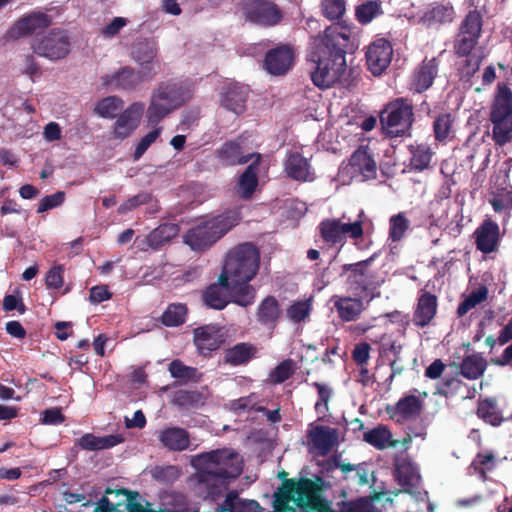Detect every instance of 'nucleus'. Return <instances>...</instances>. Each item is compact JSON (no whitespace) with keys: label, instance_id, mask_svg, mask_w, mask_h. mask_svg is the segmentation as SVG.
I'll use <instances>...</instances> for the list:
<instances>
[{"label":"nucleus","instance_id":"obj_1","mask_svg":"<svg viewBox=\"0 0 512 512\" xmlns=\"http://www.w3.org/2000/svg\"><path fill=\"white\" fill-rule=\"evenodd\" d=\"M350 40L351 30L338 24H331L323 34L311 37L307 61L314 65L310 76L317 87L327 89L342 81Z\"/></svg>","mask_w":512,"mask_h":512},{"label":"nucleus","instance_id":"obj_2","mask_svg":"<svg viewBox=\"0 0 512 512\" xmlns=\"http://www.w3.org/2000/svg\"><path fill=\"white\" fill-rule=\"evenodd\" d=\"M192 467L196 473L191 482L197 495L218 501L229 489L230 481L242 473L243 459L231 448L215 449L194 455Z\"/></svg>","mask_w":512,"mask_h":512},{"label":"nucleus","instance_id":"obj_3","mask_svg":"<svg viewBox=\"0 0 512 512\" xmlns=\"http://www.w3.org/2000/svg\"><path fill=\"white\" fill-rule=\"evenodd\" d=\"M193 97L189 84L178 79L160 81L152 90L146 120L148 125H158L171 112L179 109Z\"/></svg>","mask_w":512,"mask_h":512},{"label":"nucleus","instance_id":"obj_4","mask_svg":"<svg viewBox=\"0 0 512 512\" xmlns=\"http://www.w3.org/2000/svg\"><path fill=\"white\" fill-rule=\"evenodd\" d=\"M242 219L241 207H232L224 212L207 217L185 234L184 242L192 250H204L222 239Z\"/></svg>","mask_w":512,"mask_h":512},{"label":"nucleus","instance_id":"obj_5","mask_svg":"<svg viewBox=\"0 0 512 512\" xmlns=\"http://www.w3.org/2000/svg\"><path fill=\"white\" fill-rule=\"evenodd\" d=\"M281 495L285 501H293L300 512H335L331 502L318 492L317 484L309 478L285 479Z\"/></svg>","mask_w":512,"mask_h":512},{"label":"nucleus","instance_id":"obj_6","mask_svg":"<svg viewBox=\"0 0 512 512\" xmlns=\"http://www.w3.org/2000/svg\"><path fill=\"white\" fill-rule=\"evenodd\" d=\"M323 473L327 478L334 479V484L342 485L348 489L361 487L372 488L375 482V473L368 462L359 464H346L337 455H333L323 462Z\"/></svg>","mask_w":512,"mask_h":512},{"label":"nucleus","instance_id":"obj_7","mask_svg":"<svg viewBox=\"0 0 512 512\" xmlns=\"http://www.w3.org/2000/svg\"><path fill=\"white\" fill-rule=\"evenodd\" d=\"M261 255L252 243H241L228 250L221 274L231 282L251 281L259 271Z\"/></svg>","mask_w":512,"mask_h":512},{"label":"nucleus","instance_id":"obj_8","mask_svg":"<svg viewBox=\"0 0 512 512\" xmlns=\"http://www.w3.org/2000/svg\"><path fill=\"white\" fill-rule=\"evenodd\" d=\"M492 121V139L495 144L503 146L512 139V90L503 82L497 84L496 92L490 106Z\"/></svg>","mask_w":512,"mask_h":512},{"label":"nucleus","instance_id":"obj_9","mask_svg":"<svg viewBox=\"0 0 512 512\" xmlns=\"http://www.w3.org/2000/svg\"><path fill=\"white\" fill-rule=\"evenodd\" d=\"M376 254L360 260L358 263L342 266L341 276H346V290L351 295H358L368 304L375 298V290L380 286L376 274L369 267Z\"/></svg>","mask_w":512,"mask_h":512},{"label":"nucleus","instance_id":"obj_10","mask_svg":"<svg viewBox=\"0 0 512 512\" xmlns=\"http://www.w3.org/2000/svg\"><path fill=\"white\" fill-rule=\"evenodd\" d=\"M414 121V105L408 98H395L380 112L381 125L393 137L410 135Z\"/></svg>","mask_w":512,"mask_h":512},{"label":"nucleus","instance_id":"obj_11","mask_svg":"<svg viewBox=\"0 0 512 512\" xmlns=\"http://www.w3.org/2000/svg\"><path fill=\"white\" fill-rule=\"evenodd\" d=\"M30 48L38 57L59 61V59H65L69 54L71 39L65 29L53 28L47 34L34 38Z\"/></svg>","mask_w":512,"mask_h":512},{"label":"nucleus","instance_id":"obj_12","mask_svg":"<svg viewBox=\"0 0 512 512\" xmlns=\"http://www.w3.org/2000/svg\"><path fill=\"white\" fill-rule=\"evenodd\" d=\"M484 17L482 11L474 8L469 10L458 27V33L454 40V48L458 52L466 53L471 48H476L482 37Z\"/></svg>","mask_w":512,"mask_h":512},{"label":"nucleus","instance_id":"obj_13","mask_svg":"<svg viewBox=\"0 0 512 512\" xmlns=\"http://www.w3.org/2000/svg\"><path fill=\"white\" fill-rule=\"evenodd\" d=\"M240 6L245 18L261 27H274L283 18L282 10L270 0H241Z\"/></svg>","mask_w":512,"mask_h":512},{"label":"nucleus","instance_id":"obj_14","mask_svg":"<svg viewBox=\"0 0 512 512\" xmlns=\"http://www.w3.org/2000/svg\"><path fill=\"white\" fill-rule=\"evenodd\" d=\"M53 25V16L46 11L32 10L21 16L8 30L7 35L12 39L39 36Z\"/></svg>","mask_w":512,"mask_h":512},{"label":"nucleus","instance_id":"obj_15","mask_svg":"<svg viewBox=\"0 0 512 512\" xmlns=\"http://www.w3.org/2000/svg\"><path fill=\"white\" fill-rule=\"evenodd\" d=\"M393 59V45L385 38L371 42L365 52L366 66L375 76L384 73Z\"/></svg>","mask_w":512,"mask_h":512},{"label":"nucleus","instance_id":"obj_16","mask_svg":"<svg viewBox=\"0 0 512 512\" xmlns=\"http://www.w3.org/2000/svg\"><path fill=\"white\" fill-rule=\"evenodd\" d=\"M192 334H194V339H192L194 346H196L198 354L202 356H210L226 342L222 328L217 324L198 326Z\"/></svg>","mask_w":512,"mask_h":512},{"label":"nucleus","instance_id":"obj_17","mask_svg":"<svg viewBox=\"0 0 512 512\" xmlns=\"http://www.w3.org/2000/svg\"><path fill=\"white\" fill-rule=\"evenodd\" d=\"M439 64L440 61L437 56L424 58L410 76V91L414 93H425V91L432 86L434 79L438 75Z\"/></svg>","mask_w":512,"mask_h":512},{"label":"nucleus","instance_id":"obj_18","mask_svg":"<svg viewBox=\"0 0 512 512\" xmlns=\"http://www.w3.org/2000/svg\"><path fill=\"white\" fill-rule=\"evenodd\" d=\"M295 61V50L289 44H282L268 50L264 57V68L271 75H284Z\"/></svg>","mask_w":512,"mask_h":512},{"label":"nucleus","instance_id":"obj_19","mask_svg":"<svg viewBox=\"0 0 512 512\" xmlns=\"http://www.w3.org/2000/svg\"><path fill=\"white\" fill-rule=\"evenodd\" d=\"M423 406L424 403L420 398L414 396V394H407L402 396L394 405L387 406L386 412L390 419L398 424H403L420 417Z\"/></svg>","mask_w":512,"mask_h":512},{"label":"nucleus","instance_id":"obj_20","mask_svg":"<svg viewBox=\"0 0 512 512\" xmlns=\"http://www.w3.org/2000/svg\"><path fill=\"white\" fill-rule=\"evenodd\" d=\"M145 104L134 102L128 106L117 118L113 127V138L124 140L137 129L144 113Z\"/></svg>","mask_w":512,"mask_h":512},{"label":"nucleus","instance_id":"obj_21","mask_svg":"<svg viewBox=\"0 0 512 512\" xmlns=\"http://www.w3.org/2000/svg\"><path fill=\"white\" fill-rule=\"evenodd\" d=\"M249 95V86L237 82L226 83L221 91V106L240 115L246 109Z\"/></svg>","mask_w":512,"mask_h":512},{"label":"nucleus","instance_id":"obj_22","mask_svg":"<svg viewBox=\"0 0 512 512\" xmlns=\"http://www.w3.org/2000/svg\"><path fill=\"white\" fill-rule=\"evenodd\" d=\"M257 152L245 153L239 140H228L216 150V157L225 166L243 165L257 159Z\"/></svg>","mask_w":512,"mask_h":512},{"label":"nucleus","instance_id":"obj_23","mask_svg":"<svg viewBox=\"0 0 512 512\" xmlns=\"http://www.w3.org/2000/svg\"><path fill=\"white\" fill-rule=\"evenodd\" d=\"M229 280L220 274L218 281L208 285L202 292V301L205 306L223 310L229 305Z\"/></svg>","mask_w":512,"mask_h":512},{"label":"nucleus","instance_id":"obj_24","mask_svg":"<svg viewBox=\"0 0 512 512\" xmlns=\"http://www.w3.org/2000/svg\"><path fill=\"white\" fill-rule=\"evenodd\" d=\"M438 309V299L435 294L422 290L413 312L412 321L417 327H426L435 318Z\"/></svg>","mask_w":512,"mask_h":512},{"label":"nucleus","instance_id":"obj_25","mask_svg":"<svg viewBox=\"0 0 512 512\" xmlns=\"http://www.w3.org/2000/svg\"><path fill=\"white\" fill-rule=\"evenodd\" d=\"M180 232V226L177 223L165 222L156 227L151 231L145 239L141 241L138 247L141 250H158L163 247L164 244L168 243L171 239L178 236Z\"/></svg>","mask_w":512,"mask_h":512},{"label":"nucleus","instance_id":"obj_26","mask_svg":"<svg viewBox=\"0 0 512 512\" xmlns=\"http://www.w3.org/2000/svg\"><path fill=\"white\" fill-rule=\"evenodd\" d=\"M476 247L483 253L497 250L499 243V226L492 219L484 220L474 233Z\"/></svg>","mask_w":512,"mask_h":512},{"label":"nucleus","instance_id":"obj_27","mask_svg":"<svg viewBox=\"0 0 512 512\" xmlns=\"http://www.w3.org/2000/svg\"><path fill=\"white\" fill-rule=\"evenodd\" d=\"M284 169L287 176L295 181L306 182L315 179L309 161L297 151H291L287 154Z\"/></svg>","mask_w":512,"mask_h":512},{"label":"nucleus","instance_id":"obj_28","mask_svg":"<svg viewBox=\"0 0 512 512\" xmlns=\"http://www.w3.org/2000/svg\"><path fill=\"white\" fill-rule=\"evenodd\" d=\"M364 300L359 296H337V294L331 298L338 317L347 322L359 319L365 310Z\"/></svg>","mask_w":512,"mask_h":512},{"label":"nucleus","instance_id":"obj_29","mask_svg":"<svg viewBox=\"0 0 512 512\" xmlns=\"http://www.w3.org/2000/svg\"><path fill=\"white\" fill-rule=\"evenodd\" d=\"M261 163V154H257L250 165L240 175L236 192L237 195L244 200H249L253 197L259 185V164Z\"/></svg>","mask_w":512,"mask_h":512},{"label":"nucleus","instance_id":"obj_30","mask_svg":"<svg viewBox=\"0 0 512 512\" xmlns=\"http://www.w3.org/2000/svg\"><path fill=\"white\" fill-rule=\"evenodd\" d=\"M162 446L170 451H184L191 445L190 434L185 428L172 426L159 431Z\"/></svg>","mask_w":512,"mask_h":512},{"label":"nucleus","instance_id":"obj_31","mask_svg":"<svg viewBox=\"0 0 512 512\" xmlns=\"http://www.w3.org/2000/svg\"><path fill=\"white\" fill-rule=\"evenodd\" d=\"M115 494L121 496V501L111 502L110 506L113 508V512H153L154 510L145 509L140 502L137 501V492H131L129 489H105V495Z\"/></svg>","mask_w":512,"mask_h":512},{"label":"nucleus","instance_id":"obj_32","mask_svg":"<svg viewBox=\"0 0 512 512\" xmlns=\"http://www.w3.org/2000/svg\"><path fill=\"white\" fill-rule=\"evenodd\" d=\"M257 351L253 343H237L225 350L224 363L232 367L245 366L256 356Z\"/></svg>","mask_w":512,"mask_h":512},{"label":"nucleus","instance_id":"obj_33","mask_svg":"<svg viewBox=\"0 0 512 512\" xmlns=\"http://www.w3.org/2000/svg\"><path fill=\"white\" fill-rule=\"evenodd\" d=\"M281 315L280 304L273 296L264 298L257 309V320L260 325L267 329H275Z\"/></svg>","mask_w":512,"mask_h":512},{"label":"nucleus","instance_id":"obj_34","mask_svg":"<svg viewBox=\"0 0 512 512\" xmlns=\"http://www.w3.org/2000/svg\"><path fill=\"white\" fill-rule=\"evenodd\" d=\"M394 475L402 487L409 489L417 487L421 481L418 467L414 462L406 458L396 462Z\"/></svg>","mask_w":512,"mask_h":512},{"label":"nucleus","instance_id":"obj_35","mask_svg":"<svg viewBox=\"0 0 512 512\" xmlns=\"http://www.w3.org/2000/svg\"><path fill=\"white\" fill-rule=\"evenodd\" d=\"M308 438L320 454L326 455L337 442V432L334 428L317 425L309 431Z\"/></svg>","mask_w":512,"mask_h":512},{"label":"nucleus","instance_id":"obj_36","mask_svg":"<svg viewBox=\"0 0 512 512\" xmlns=\"http://www.w3.org/2000/svg\"><path fill=\"white\" fill-rule=\"evenodd\" d=\"M488 362L479 353L465 356L458 365L459 374L469 380L480 378L486 371Z\"/></svg>","mask_w":512,"mask_h":512},{"label":"nucleus","instance_id":"obj_37","mask_svg":"<svg viewBox=\"0 0 512 512\" xmlns=\"http://www.w3.org/2000/svg\"><path fill=\"white\" fill-rule=\"evenodd\" d=\"M250 281L231 282L229 286V302L241 307H249L254 304L256 289L249 284Z\"/></svg>","mask_w":512,"mask_h":512},{"label":"nucleus","instance_id":"obj_38","mask_svg":"<svg viewBox=\"0 0 512 512\" xmlns=\"http://www.w3.org/2000/svg\"><path fill=\"white\" fill-rule=\"evenodd\" d=\"M456 57H463L464 61L460 67V73L463 78L471 79L480 69V66L485 59V54L482 48H471L466 53H460L457 48H454Z\"/></svg>","mask_w":512,"mask_h":512},{"label":"nucleus","instance_id":"obj_39","mask_svg":"<svg viewBox=\"0 0 512 512\" xmlns=\"http://www.w3.org/2000/svg\"><path fill=\"white\" fill-rule=\"evenodd\" d=\"M143 83L139 72L129 66H126L113 74L109 84L123 91H135Z\"/></svg>","mask_w":512,"mask_h":512},{"label":"nucleus","instance_id":"obj_40","mask_svg":"<svg viewBox=\"0 0 512 512\" xmlns=\"http://www.w3.org/2000/svg\"><path fill=\"white\" fill-rule=\"evenodd\" d=\"M159 57V45L154 39H138L132 44L131 58L136 63H148Z\"/></svg>","mask_w":512,"mask_h":512},{"label":"nucleus","instance_id":"obj_41","mask_svg":"<svg viewBox=\"0 0 512 512\" xmlns=\"http://www.w3.org/2000/svg\"><path fill=\"white\" fill-rule=\"evenodd\" d=\"M124 441L121 435H108L104 437H97L94 434H85L77 441V445L88 451H97L112 448Z\"/></svg>","mask_w":512,"mask_h":512},{"label":"nucleus","instance_id":"obj_42","mask_svg":"<svg viewBox=\"0 0 512 512\" xmlns=\"http://www.w3.org/2000/svg\"><path fill=\"white\" fill-rule=\"evenodd\" d=\"M349 164L353 171L360 173L364 179H372L376 176V163L364 149L358 148L351 155Z\"/></svg>","mask_w":512,"mask_h":512},{"label":"nucleus","instance_id":"obj_43","mask_svg":"<svg viewBox=\"0 0 512 512\" xmlns=\"http://www.w3.org/2000/svg\"><path fill=\"white\" fill-rule=\"evenodd\" d=\"M363 440L379 450L395 447L397 444L393 440L391 430L385 425H378L371 430H367L363 434Z\"/></svg>","mask_w":512,"mask_h":512},{"label":"nucleus","instance_id":"obj_44","mask_svg":"<svg viewBox=\"0 0 512 512\" xmlns=\"http://www.w3.org/2000/svg\"><path fill=\"white\" fill-rule=\"evenodd\" d=\"M410 168L414 171L422 172L430 167L433 157V151L427 143L409 145Z\"/></svg>","mask_w":512,"mask_h":512},{"label":"nucleus","instance_id":"obj_45","mask_svg":"<svg viewBox=\"0 0 512 512\" xmlns=\"http://www.w3.org/2000/svg\"><path fill=\"white\" fill-rule=\"evenodd\" d=\"M261 506L255 500H241L237 490L226 492L221 512H260Z\"/></svg>","mask_w":512,"mask_h":512},{"label":"nucleus","instance_id":"obj_46","mask_svg":"<svg viewBox=\"0 0 512 512\" xmlns=\"http://www.w3.org/2000/svg\"><path fill=\"white\" fill-rule=\"evenodd\" d=\"M189 309L183 303H171L163 311L160 321L164 326L175 327L186 322Z\"/></svg>","mask_w":512,"mask_h":512},{"label":"nucleus","instance_id":"obj_47","mask_svg":"<svg viewBox=\"0 0 512 512\" xmlns=\"http://www.w3.org/2000/svg\"><path fill=\"white\" fill-rule=\"evenodd\" d=\"M363 217L364 212L362 210H360L358 213V218L354 221H351V219L347 217L346 214H342L341 217H339L343 243L346 242L347 238L355 241L362 238L364 234Z\"/></svg>","mask_w":512,"mask_h":512},{"label":"nucleus","instance_id":"obj_48","mask_svg":"<svg viewBox=\"0 0 512 512\" xmlns=\"http://www.w3.org/2000/svg\"><path fill=\"white\" fill-rule=\"evenodd\" d=\"M172 403L186 409L199 408L205 404V396L197 390L180 389L174 392Z\"/></svg>","mask_w":512,"mask_h":512},{"label":"nucleus","instance_id":"obj_49","mask_svg":"<svg viewBox=\"0 0 512 512\" xmlns=\"http://www.w3.org/2000/svg\"><path fill=\"white\" fill-rule=\"evenodd\" d=\"M454 117L449 112L438 114L433 121L434 138L438 142H446L454 130Z\"/></svg>","mask_w":512,"mask_h":512},{"label":"nucleus","instance_id":"obj_50","mask_svg":"<svg viewBox=\"0 0 512 512\" xmlns=\"http://www.w3.org/2000/svg\"><path fill=\"white\" fill-rule=\"evenodd\" d=\"M322 239L330 245L344 244L339 218H326L319 224Z\"/></svg>","mask_w":512,"mask_h":512},{"label":"nucleus","instance_id":"obj_51","mask_svg":"<svg viewBox=\"0 0 512 512\" xmlns=\"http://www.w3.org/2000/svg\"><path fill=\"white\" fill-rule=\"evenodd\" d=\"M454 18V7L446 4H436L426 13V20L430 27L452 23Z\"/></svg>","mask_w":512,"mask_h":512},{"label":"nucleus","instance_id":"obj_52","mask_svg":"<svg viewBox=\"0 0 512 512\" xmlns=\"http://www.w3.org/2000/svg\"><path fill=\"white\" fill-rule=\"evenodd\" d=\"M487 298L488 288L486 286H480L479 288L472 290L469 295L459 303L458 309H456V314H458L459 317L464 316L471 309L485 302Z\"/></svg>","mask_w":512,"mask_h":512},{"label":"nucleus","instance_id":"obj_53","mask_svg":"<svg viewBox=\"0 0 512 512\" xmlns=\"http://www.w3.org/2000/svg\"><path fill=\"white\" fill-rule=\"evenodd\" d=\"M477 415L479 418L493 426L499 425L503 420L500 411L497 409L496 401L491 398L479 401Z\"/></svg>","mask_w":512,"mask_h":512},{"label":"nucleus","instance_id":"obj_54","mask_svg":"<svg viewBox=\"0 0 512 512\" xmlns=\"http://www.w3.org/2000/svg\"><path fill=\"white\" fill-rule=\"evenodd\" d=\"M382 3L379 0L366 1L356 7V17L361 25L371 23L374 18L383 14Z\"/></svg>","mask_w":512,"mask_h":512},{"label":"nucleus","instance_id":"obj_55","mask_svg":"<svg viewBox=\"0 0 512 512\" xmlns=\"http://www.w3.org/2000/svg\"><path fill=\"white\" fill-rule=\"evenodd\" d=\"M124 101L117 96L103 98L96 104V112L103 118H115L123 109Z\"/></svg>","mask_w":512,"mask_h":512},{"label":"nucleus","instance_id":"obj_56","mask_svg":"<svg viewBox=\"0 0 512 512\" xmlns=\"http://www.w3.org/2000/svg\"><path fill=\"white\" fill-rule=\"evenodd\" d=\"M410 227V221L404 213L392 215L390 218V231L389 238L392 242L400 241L408 228Z\"/></svg>","mask_w":512,"mask_h":512},{"label":"nucleus","instance_id":"obj_57","mask_svg":"<svg viewBox=\"0 0 512 512\" xmlns=\"http://www.w3.org/2000/svg\"><path fill=\"white\" fill-rule=\"evenodd\" d=\"M295 373V362L293 359H284L270 373L269 377L273 383L279 384L290 379Z\"/></svg>","mask_w":512,"mask_h":512},{"label":"nucleus","instance_id":"obj_58","mask_svg":"<svg viewBox=\"0 0 512 512\" xmlns=\"http://www.w3.org/2000/svg\"><path fill=\"white\" fill-rule=\"evenodd\" d=\"M154 130L150 131L146 135H144L139 142L136 144L132 158L134 161H138L142 155L147 151V149L156 142V140L161 136V132L163 131L162 127L154 126Z\"/></svg>","mask_w":512,"mask_h":512},{"label":"nucleus","instance_id":"obj_59","mask_svg":"<svg viewBox=\"0 0 512 512\" xmlns=\"http://www.w3.org/2000/svg\"><path fill=\"white\" fill-rule=\"evenodd\" d=\"M321 10L329 20L340 19L346 12V0H321Z\"/></svg>","mask_w":512,"mask_h":512},{"label":"nucleus","instance_id":"obj_60","mask_svg":"<svg viewBox=\"0 0 512 512\" xmlns=\"http://www.w3.org/2000/svg\"><path fill=\"white\" fill-rule=\"evenodd\" d=\"M168 371L173 378L181 380H192L197 374V369L184 365L182 360L173 359L168 366Z\"/></svg>","mask_w":512,"mask_h":512},{"label":"nucleus","instance_id":"obj_61","mask_svg":"<svg viewBox=\"0 0 512 512\" xmlns=\"http://www.w3.org/2000/svg\"><path fill=\"white\" fill-rule=\"evenodd\" d=\"M311 309L310 301L294 302L293 305L287 309V316L292 322L299 323L310 315Z\"/></svg>","mask_w":512,"mask_h":512},{"label":"nucleus","instance_id":"obj_62","mask_svg":"<svg viewBox=\"0 0 512 512\" xmlns=\"http://www.w3.org/2000/svg\"><path fill=\"white\" fill-rule=\"evenodd\" d=\"M153 201V195L150 192H139L137 195L130 197L118 207L120 214H125L138 206L146 205Z\"/></svg>","mask_w":512,"mask_h":512},{"label":"nucleus","instance_id":"obj_63","mask_svg":"<svg viewBox=\"0 0 512 512\" xmlns=\"http://www.w3.org/2000/svg\"><path fill=\"white\" fill-rule=\"evenodd\" d=\"M464 383L457 377L445 378L437 387V393L443 397H454L464 387Z\"/></svg>","mask_w":512,"mask_h":512},{"label":"nucleus","instance_id":"obj_64","mask_svg":"<svg viewBox=\"0 0 512 512\" xmlns=\"http://www.w3.org/2000/svg\"><path fill=\"white\" fill-rule=\"evenodd\" d=\"M141 70L139 74L142 76L143 82H149L156 78L161 71V60L156 58L148 63H139Z\"/></svg>","mask_w":512,"mask_h":512}]
</instances>
